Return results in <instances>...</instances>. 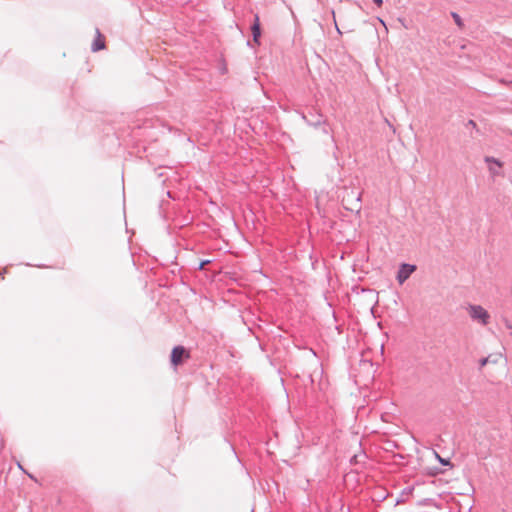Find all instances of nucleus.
Returning <instances> with one entry per match:
<instances>
[{"label":"nucleus","mask_w":512,"mask_h":512,"mask_svg":"<svg viewBox=\"0 0 512 512\" xmlns=\"http://www.w3.org/2000/svg\"><path fill=\"white\" fill-rule=\"evenodd\" d=\"M468 313L471 318L479 321L481 324L486 325L489 320L488 312L479 305H472L468 308Z\"/></svg>","instance_id":"nucleus-2"},{"label":"nucleus","mask_w":512,"mask_h":512,"mask_svg":"<svg viewBox=\"0 0 512 512\" xmlns=\"http://www.w3.org/2000/svg\"><path fill=\"white\" fill-rule=\"evenodd\" d=\"M415 270H416L415 265L402 264L397 273L398 282L400 284H403Z\"/></svg>","instance_id":"nucleus-5"},{"label":"nucleus","mask_w":512,"mask_h":512,"mask_svg":"<svg viewBox=\"0 0 512 512\" xmlns=\"http://www.w3.org/2000/svg\"><path fill=\"white\" fill-rule=\"evenodd\" d=\"M379 22H380L383 26H385V27H386L385 22H384L381 18H379Z\"/></svg>","instance_id":"nucleus-14"},{"label":"nucleus","mask_w":512,"mask_h":512,"mask_svg":"<svg viewBox=\"0 0 512 512\" xmlns=\"http://www.w3.org/2000/svg\"><path fill=\"white\" fill-rule=\"evenodd\" d=\"M331 13H332L333 21H334V24H335V28H336L337 32H338L339 34H341V31H340V29H339V27H338V25H337V22H336V17H335V12H334V10H332V12H331Z\"/></svg>","instance_id":"nucleus-10"},{"label":"nucleus","mask_w":512,"mask_h":512,"mask_svg":"<svg viewBox=\"0 0 512 512\" xmlns=\"http://www.w3.org/2000/svg\"><path fill=\"white\" fill-rule=\"evenodd\" d=\"M341 201L345 209L349 211L358 212L360 210V194H345Z\"/></svg>","instance_id":"nucleus-3"},{"label":"nucleus","mask_w":512,"mask_h":512,"mask_svg":"<svg viewBox=\"0 0 512 512\" xmlns=\"http://www.w3.org/2000/svg\"><path fill=\"white\" fill-rule=\"evenodd\" d=\"M208 262H209V261L202 262V263L200 264V269H202V268L204 267V265H206Z\"/></svg>","instance_id":"nucleus-13"},{"label":"nucleus","mask_w":512,"mask_h":512,"mask_svg":"<svg viewBox=\"0 0 512 512\" xmlns=\"http://www.w3.org/2000/svg\"><path fill=\"white\" fill-rule=\"evenodd\" d=\"M436 457L439 459V461L444 464V465H448L449 464V461L448 460H445L443 458H441L437 453H436Z\"/></svg>","instance_id":"nucleus-11"},{"label":"nucleus","mask_w":512,"mask_h":512,"mask_svg":"<svg viewBox=\"0 0 512 512\" xmlns=\"http://www.w3.org/2000/svg\"><path fill=\"white\" fill-rule=\"evenodd\" d=\"M452 16H453L456 24L458 26H462V20H461L460 16L458 14H456V13H452Z\"/></svg>","instance_id":"nucleus-9"},{"label":"nucleus","mask_w":512,"mask_h":512,"mask_svg":"<svg viewBox=\"0 0 512 512\" xmlns=\"http://www.w3.org/2000/svg\"><path fill=\"white\" fill-rule=\"evenodd\" d=\"M507 327L512 329V324L507 323Z\"/></svg>","instance_id":"nucleus-15"},{"label":"nucleus","mask_w":512,"mask_h":512,"mask_svg":"<svg viewBox=\"0 0 512 512\" xmlns=\"http://www.w3.org/2000/svg\"><path fill=\"white\" fill-rule=\"evenodd\" d=\"M251 31H252V35H253V42L256 45H259L260 44L259 39L261 37V28H260V19L257 14L254 16V22L251 26Z\"/></svg>","instance_id":"nucleus-6"},{"label":"nucleus","mask_w":512,"mask_h":512,"mask_svg":"<svg viewBox=\"0 0 512 512\" xmlns=\"http://www.w3.org/2000/svg\"><path fill=\"white\" fill-rule=\"evenodd\" d=\"M373 1H374V3H375L377 6H379V7H380V6H382V4H383V1H382V0H373Z\"/></svg>","instance_id":"nucleus-12"},{"label":"nucleus","mask_w":512,"mask_h":512,"mask_svg":"<svg viewBox=\"0 0 512 512\" xmlns=\"http://www.w3.org/2000/svg\"><path fill=\"white\" fill-rule=\"evenodd\" d=\"M484 162L491 177L502 176L504 174V164L499 159L486 156Z\"/></svg>","instance_id":"nucleus-1"},{"label":"nucleus","mask_w":512,"mask_h":512,"mask_svg":"<svg viewBox=\"0 0 512 512\" xmlns=\"http://www.w3.org/2000/svg\"><path fill=\"white\" fill-rule=\"evenodd\" d=\"M502 358V354L501 353H498V354H495V355H489L488 357H485L483 358L481 361H480V365L481 367L489 364V363H492V364H497L498 361Z\"/></svg>","instance_id":"nucleus-8"},{"label":"nucleus","mask_w":512,"mask_h":512,"mask_svg":"<svg viewBox=\"0 0 512 512\" xmlns=\"http://www.w3.org/2000/svg\"><path fill=\"white\" fill-rule=\"evenodd\" d=\"M96 34H97V37L92 45V50L93 51H99L101 49H103L105 47L104 45V38L103 36L101 35L100 31L97 29L96 30Z\"/></svg>","instance_id":"nucleus-7"},{"label":"nucleus","mask_w":512,"mask_h":512,"mask_svg":"<svg viewBox=\"0 0 512 512\" xmlns=\"http://www.w3.org/2000/svg\"><path fill=\"white\" fill-rule=\"evenodd\" d=\"M190 357L189 352L183 346H177L173 348L171 353V363L174 366L182 364L185 359Z\"/></svg>","instance_id":"nucleus-4"}]
</instances>
